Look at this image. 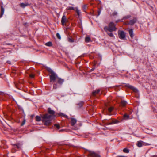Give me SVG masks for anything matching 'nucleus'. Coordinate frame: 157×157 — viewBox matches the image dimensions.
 Instances as JSON below:
<instances>
[{
    "instance_id": "e433bc0d",
    "label": "nucleus",
    "mask_w": 157,
    "mask_h": 157,
    "mask_svg": "<svg viewBox=\"0 0 157 157\" xmlns=\"http://www.w3.org/2000/svg\"><path fill=\"white\" fill-rule=\"evenodd\" d=\"M85 39H86V40H87V39H90V37L89 36H86L85 38Z\"/></svg>"
},
{
    "instance_id": "79ce46f5",
    "label": "nucleus",
    "mask_w": 157,
    "mask_h": 157,
    "mask_svg": "<svg viewBox=\"0 0 157 157\" xmlns=\"http://www.w3.org/2000/svg\"><path fill=\"white\" fill-rule=\"evenodd\" d=\"M27 24H28L27 23H25L24 24V25H25V26L27 27V26H28Z\"/></svg>"
},
{
    "instance_id": "6ab92c4d",
    "label": "nucleus",
    "mask_w": 157,
    "mask_h": 157,
    "mask_svg": "<svg viewBox=\"0 0 157 157\" xmlns=\"http://www.w3.org/2000/svg\"><path fill=\"white\" fill-rule=\"evenodd\" d=\"M100 89H98L96 90L95 91H93L92 93V94L94 96L95 95L97 94H98L100 91Z\"/></svg>"
},
{
    "instance_id": "c9c22d12",
    "label": "nucleus",
    "mask_w": 157,
    "mask_h": 157,
    "mask_svg": "<svg viewBox=\"0 0 157 157\" xmlns=\"http://www.w3.org/2000/svg\"><path fill=\"white\" fill-rule=\"evenodd\" d=\"M30 77L31 78H33L34 77V75L33 74H30Z\"/></svg>"
},
{
    "instance_id": "9d476101",
    "label": "nucleus",
    "mask_w": 157,
    "mask_h": 157,
    "mask_svg": "<svg viewBox=\"0 0 157 157\" xmlns=\"http://www.w3.org/2000/svg\"><path fill=\"white\" fill-rule=\"evenodd\" d=\"M48 113L49 114H51V115H52L53 117L54 118V117H55V116L54 115L55 113V111L53 110H52L51 108H48Z\"/></svg>"
},
{
    "instance_id": "37998d69",
    "label": "nucleus",
    "mask_w": 157,
    "mask_h": 157,
    "mask_svg": "<svg viewBox=\"0 0 157 157\" xmlns=\"http://www.w3.org/2000/svg\"><path fill=\"white\" fill-rule=\"evenodd\" d=\"M120 21H121V20H118L116 21V23H117L118 22Z\"/></svg>"
},
{
    "instance_id": "2f4dec72",
    "label": "nucleus",
    "mask_w": 157,
    "mask_h": 157,
    "mask_svg": "<svg viewBox=\"0 0 157 157\" xmlns=\"http://www.w3.org/2000/svg\"><path fill=\"white\" fill-rule=\"evenodd\" d=\"M82 8L84 10H86L87 8L86 5H83L82 6Z\"/></svg>"
},
{
    "instance_id": "c756f323",
    "label": "nucleus",
    "mask_w": 157,
    "mask_h": 157,
    "mask_svg": "<svg viewBox=\"0 0 157 157\" xmlns=\"http://www.w3.org/2000/svg\"><path fill=\"white\" fill-rule=\"evenodd\" d=\"M98 14L97 15V17L99 16L101 13V10H99L97 11Z\"/></svg>"
},
{
    "instance_id": "f704fd0d",
    "label": "nucleus",
    "mask_w": 157,
    "mask_h": 157,
    "mask_svg": "<svg viewBox=\"0 0 157 157\" xmlns=\"http://www.w3.org/2000/svg\"><path fill=\"white\" fill-rule=\"evenodd\" d=\"M117 15V12H114L113 13V16H115Z\"/></svg>"
},
{
    "instance_id": "423d86ee",
    "label": "nucleus",
    "mask_w": 157,
    "mask_h": 157,
    "mask_svg": "<svg viewBox=\"0 0 157 157\" xmlns=\"http://www.w3.org/2000/svg\"><path fill=\"white\" fill-rule=\"evenodd\" d=\"M21 145L19 143H17L16 144L14 145L13 147L14 148H13L12 150V152L14 153L16 151V150L14 148H17L18 149H20L21 148Z\"/></svg>"
},
{
    "instance_id": "393cba45",
    "label": "nucleus",
    "mask_w": 157,
    "mask_h": 157,
    "mask_svg": "<svg viewBox=\"0 0 157 157\" xmlns=\"http://www.w3.org/2000/svg\"><path fill=\"white\" fill-rule=\"evenodd\" d=\"M131 16L130 15H127L126 16H124L123 17V18L122 19H121V21H122L123 19H126L130 18L131 17Z\"/></svg>"
},
{
    "instance_id": "2eb2a0df",
    "label": "nucleus",
    "mask_w": 157,
    "mask_h": 157,
    "mask_svg": "<svg viewBox=\"0 0 157 157\" xmlns=\"http://www.w3.org/2000/svg\"><path fill=\"white\" fill-rule=\"evenodd\" d=\"M20 6L21 7H22V8H24L26 6H29V3H22L20 4Z\"/></svg>"
},
{
    "instance_id": "39448f33",
    "label": "nucleus",
    "mask_w": 157,
    "mask_h": 157,
    "mask_svg": "<svg viewBox=\"0 0 157 157\" xmlns=\"http://www.w3.org/2000/svg\"><path fill=\"white\" fill-rule=\"evenodd\" d=\"M136 144L139 147H141L143 146L149 145H150V144L145 143L142 141H138Z\"/></svg>"
},
{
    "instance_id": "473e14b6",
    "label": "nucleus",
    "mask_w": 157,
    "mask_h": 157,
    "mask_svg": "<svg viewBox=\"0 0 157 157\" xmlns=\"http://www.w3.org/2000/svg\"><path fill=\"white\" fill-rule=\"evenodd\" d=\"M25 123V120H24L23 121L21 124V126L23 125Z\"/></svg>"
},
{
    "instance_id": "f3484780",
    "label": "nucleus",
    "mask_w": 157,
    "mask_h": 157,
    "mask_svg": "<svg viewBox=\"0 0 157 157\" xmlns=\"http://www.w3.org/2000/svg\"><path fill=\"white\" fill-rule=\"evenodd\" d=\"M58 115L60 117H64L67 118L68 119V117L66 115L64 114L63 113H59L58 114Z\"/></svg>"
},
{
    "instance_id": "bb28decb",
    "label": "nucleus",
    "mask_w": 157,
    "mask_h": 157,
    "mask_svg": "<svg viewBox=\"0 0 157 157\" xmlns=\"http://www.w3.org/2000/svg\"><path fill=\"white\" fill-rule=\"evenodd\" d=\"M54 126L56 127L58 129L60 128V127L59 124H54Z\"/></svg>"
},
{
    "instance_id": "6e6552de",
    "label": "nucleus",
    "mask_w": 157,
    "mask_h": 157,
    "mask_svg": "<svg viewBox=\"0 0 157 157\" xmlns=\"http://www.w3.org/2000/svg\"><path fill=\"white\" fill-rule=\"evenodd\" d=\"M89 153L90 155L92 157H101L100 155L94 152L90 151Z\"/></svg>"
},
{
    "instance_id": "cd10ccee",
    "label": "nucleus",
    "mask_w": 157,
    "mask_h": 157,
    "mask_svg": "<svg viewBox=\"0 0 157 157\" xmlns=\"http://www.w3.org/2000/svg\"><path fill=\"white\" fill-rule=\"evenodd\" d=\"M123 151L124 152L126 153H128L129 152V150L126 148H124Z\"/></svg>"
},
{
    "instance_id": "20e7f679",
    "label": "nucleus",
    "mask_w": 157,
    "mask_h": 157,
    "mask_svg": "<svg viewBox=\"0 0 157 157\" xmlns=\"http://www.w3.org/2000/svg\"><path fill=\"white\" fill-rule=\"evenodd\" d=\"M137 21V18L136 17H134L133 19L130 20L129 22H126L125 24L127 25H133L136 23Z\"/></svg>"
},
{
    "instance_id": "aec40b11",
    "label": "nucleus",
    "mask_w": 157,
    "mask_h": 157,
    "mask_svg": "<svg viewBox=\"0 0 157 157\" xmlns=\"http://www.w3.org/2000/svg\"><path fill=\"white\" fill-rule=\"evenodd\" d=\"M45 45L47 46L51 47L52 45V44L51 42L49 41L48 42L45 43Z\"/></svg>"
},
{
    "instance_id": "a211bd4d",
    "label": "nucleus",
    "mask_w": 157,
    "mask_h": 157,
    "mask_svg": "<svg viewBox=\"0 0 157 157\" xmlns=\"http://www.w3.org/2000/svg\"><path fill=\"white\" fill-rule=\"evenodd\" d=\"M124 119L127 120L130 119L129 116L127 114H125L123 116Z\"/></svg>"
},
{
    "instance_id": "7c9ffc66",
    "label": "nucleus",
    "mask_w": 157,
    "mask_h": 157,
    "mask_svg": "<svg viewBox=\"0 0 157 157\" xmlns=\"http://www.w3.org/2000/svg\"><path fill=\"white\" fill-rule=\"evenodd\" d=\"M92 42V40H85V42L86 43H88Z\"/></svg>"
},
{
    "instance_id": "f03ea898",
    "label": "nucleus",
    "mask_w": 157,
    "mask_h": 157,
    "mask_svg": "<svg viewBox=\"0 0 157 157\" xmlns=\"http://www.w3.org/2000/svg\"><path fill=\"white\" fill-rule=\"evenodd\" d=\"M42 121L46 125H49L51 123V121L54 118L52 115L47 113L41 117Z\"/></svg>"
},
{
    "instance_id": "412c9836",
    "label": "nucleus",
    "mask_w": 157,
    "mask_h": 157,
    "mask_svg": "<svg viewBox=\"0 0 157 157\" xmlns=\"http://www.w3.org/2000/svg\"><path fill=\"white\" fill-rule=\"evenodd\" d=\"M76 12L77 13L78 16L79 17L80 16L81 14L80 11V10H78L77 8H76Z\"/></svg>"
},
{
    "instance_id": "58836bf2",
    "label": "nucleus",
    "mask_w": 157,
    "mask_h": 157,
    "mask_svg": "<svg viewBox=\"0 0 157 157\" xmlns=\"http://www.w3.org/2000/svg\"><path fill=\"white\" fill-rule=\"evenodd\" d=\"M70 42L72 43L74 42V40H68Z\"/></svg>"
},
{
    "instance_id": "c03bdc74",
    "label": "nucleus",
    "mask_w": 157,
    "mask_h": 157,
    "mask_svg": "<svg viewBox=\"0 0 157 157\" xmlns=\"http://www.w3.org/2000/svg\"><path fill=\"white\" fill-rule=\"evenodd\" d=\"M68 39L70 40V39H72L71 38H69Z\"/></svg>"
},
{
    "instance_id": "f8f14e48",
    "label": "nucleus",
    "mask_w": 157,
    "mask_h": 157,
    "mask_svg": "<svg viewBox=\"0 0 157 157\" xmlns=\"http://www.w3.org/2000/svg\"><path fill=\"white\" fill-rule=\"evenodd\" d=\"M71 125L72 126H73L76 124V123L77 122V120L75 119L72 118H71Z\"/></svg>"
},
{
    "instance_id": "4468645a",
    "label": "nucleus",
    "mask_w": 157,
    "mask_h": 157,
    "mask_svg": "<svg viewBox=\"0 0 157 157\" xmlns=\"http://www.w3.org/2000/svg\"><path fill=\"white\" fill-rule=\"evenodd\" d=\"M4 12V8L2 6H1V14L0 15V17H2L3 16Z\"/></svg>"
},
{
    "instance_id": "7ed1b4c3",
    "label": "nucleus",
    "mask_w": 157,
    "mask_h": 157,
    "mask_svg": "<svg viewBox=\"0 0 157 157\" xmlns=\"http://www.w3.org/2000/svg\"><path fill=\"white\" fill-rule=\"evenodd\" d=\"M104 29L106 32L107 31L112 32L116 31L117 29L116 27V25L113 22H112L109 24L108 27L107 26L105 27Z\"/></svg>"
},
{
    "instance_id": "5701e85b",
    "label": "nucleus",
    "mask_w": 157,
    "mask_h": 157,
    "mask_svg": "<svg viewBox=\"0 0 157 157\" xmlns=\"http://www.w3.org/2000/svg\"><path fill=\"white\" fill-rule=\"evenodd\" d=\"M36 121H40L41 120V117L38 116H36Z\"/></svg>"
},
{
    "instance_id": "c85d7f7f",
    "label": "nucleus",
    "mask_w": 157,
    "mask_h": 157,
    "mask_svg": "<svg viewBox=\"0 0 157 157\" xmlns=\"http://www.w3.org/2000/svg\"><path fill=\"white\" fill-rule=\"evenodd\" d=\"M56 35L57 38H58L59 39H61V36L60 34L59 33H57Z\"/></svg>"
},
{
    "instance_id": "72a5a7b5",
    "label": "nucleus",
    "mask_w": 157,
    "mask_h": 157,
    "mask_svg": "<svg viewBox=\"0 0 157 157\" xmlns=\"http://www.w3.org/2000/svg\"><path fill=\"white\" fill-rule=\"evenodd\" d=\"M83 104V102H82L81 103L78 104V105L80 107H81L82 106Z\"/></svg>"
},
{
    "instance_id": "9b49d317",
    "label": "nucleus",
    "mask_w": 157,
    "mask_h": 157,
    "mask_svg": "<svg viewBox=\"0 0 157 157\" xmlns=\"http://www.w3.org/2000/svg\"><path fill=\"white\" fill-rule=\"evenodd\" d=\"M114 108L113 107H110L108 108V109H105L104 110V111H107L108 110V115H110V113H111V112L113 111V109Z\"/></svg>"
},
{
    "instance_id": "dca6fc26",
    "label": "nucleus",
    "mask_w": 157,
    "mask_h": 157,
    "mask_svg": "<svg viewBox=\"0 0 157 157\" xmlns=\"http://www.w3.org/2000/svg\"><path fill=\"white\" fill-rule=\"evenodd\" d=\"M129 34L131 38H133V30L132 29H129Z\"/></svg>"
},
{
    "instance_id": "1a4fd4ad",
    "label": "nucleus",
    "mask_w": 157,
    "mask_h": 157,
    "mask_svg": "<svg viewBox=\"0 0 157 157\" xmlns=\"http://www.w3.org/2000/svg\"><path fill=\"white\" fill-rule=\"evenodd\" d=\"M67 21V19L66 16L65 15H63L61 19V23L62 25H64L65 22Z\"/></svg>"
},
{
    "instance_id": "a878e982",
    "label": "nucleus",
    "mask_w": 157,
    "mask_h": 157,
    "mask_svg": "<svg viewBox=\"0 0 157 157\" xmlns=\"http://www.w3.org/2000/svg\"><path fill=\"white\" fill-rule=\"evenodd\" d=\"M107 32L108 35L110 37H113V35L111 32L107 31Z\"/></svg>"
},
{
    "instance_id": "4be33fe9",
    "label": "nucleus",
    "mask_w": 157,
    "mask_h": 157,
    "mask_svg": "<svg viewBox=\"0 0 157 157\" xmlns=\"http://www.w3.org/2000/svg\"><path fill=\"white\" fill-rule=\"evenodd\" d=\"M121 104L123 106H125L127 104V102L124 100H122L121 102Z\"/></svg>"
},
{
    "instance_id": "b1692460",
    "label": "nucleus",
    "mask_w": 157,
    "mask_h": 157,
    "mask_svg": "<svg viewBox=\"0 0 157 157\" xmlns=\"http://www.w3.org/2000/svg\"><path fill=\"white\" fill-rule=\"evenodd\" d=\"M67 10H75V8L73 7L68 6L66 9Z\"/></svg>"
},
{
    "instance_id": "0eeeda50",
    "label": "nucleus",
    "mask_w": 157,
    "mask_h": 157,
    "mask_svg": "<svg viewBox=\"0 0 157 157\" xmlns=\"http://www.w3.org/2000/svg\"><path fill=\"white\" fill-rule=\"evenodd\" d=\"M118 33L120 39H124L125 37V33L124 31H122L120 32H118Z\"/></svg>"
},
{
    "instance_id": "ea45409f",
    "label": "nucleus",
    "mask_w": 157,
    "mask_h": 157,
    "mask_svg": "<svg viewBox=\"0 0 157 157\" xmlns=\"http://www.w3.org/2000/svg\"><path fill=\"white\" fill-rule=\"evenodd\" d=\"M95 69V68L94 67L93 68L90 70V71L91 72L93 71Z\"/></svg>"
},
{
    "instance_id": "ddd939ff",
    "label": "nucleus",
    "mask_w": 157,
    "mask_h": 157,
    "mask_svg": "<svg viewBox=\"0 0 157 157\" xmlns=\"http://www.w3.org/2000/svg\"><path fill=\"white\" fill-rule=\"evenodd\" d=\"M127 86L128 88L134 91L135 92H137L138 91V90L137 89L134 88L133 86L131 85H130L129 84H127L126 85Z\"/></svg>"
},
{
    "instance_id": "4c0bfd02",
    "label": "nucleus",
    "mask_w": 157,
    "mask_h": 157,
    "mask_svg": "<svg viewBox=\"0 0 157 157\" xmlns=\"http://www.w3.org/2000/svg\"><path fill=\"white\" fill-rule=\"evenodd\" d=\"M116 122H114V121H113L112 122H111V123H109V124H115L116 123Z\"/></svg>"
},
{
    "instance_id": "f257e3e1",
    "label": "nucleus",
    "mask_w": 157,
    "mask_h": 157,
    "mask_svg": "<svg viewBox=\"0 0 157 157\" xmlns=\"http://www.w3.org/2000/svg\"><path fill=\"white\" fill-rule=\"evenodd\" d=\"M49 71L51 75H49L50 82H54L53 85V89H56L60 86L64 82V79L58 77L57 75L51 69Z\"/></svg>"
},
{
    "instance_id": "49530a36",
    "label": "nucleus",
    "mask_w": 157,
    "mask_h": 157,
    "mask_svg": "<svg viewBox=\"0 0 157 157\" xmlns=\"http://www.w3.org/2000/svg\"><path fill=\"white\" fill-rule=\"evenodd\" d=\"M106 107H107V105H106Z\"/></svg>"
},
{
    "instance_id": "a18cd8bd",
    "label": "nucleus",
    "mask_w": 157,
    "mask_h": 157,
    "mask_svg": "<svg viewBox=\"0 0 157 157\" xmlns=\"http://www.w3.org/2000/svg\"><path fill=\"white\" fill-rule=\"evenodd\" d=\"M2 75V74H0V76H1V75Z\"/></svg>"
},
{
    "instance_id": "a19ab883",
    "label": "nucleus",
    "mask_w": 157,
    "mask_h": 157,
    "mask_svg": "<svg viewBox=\"0 0 157 157\" xmlns=\"http://www.w3.org/2000/svg\"><path fill=\"white\" fill-rule=\"evenodd\" d=\"M7 63H9V64H10L11 63L10 61H7Z\"/></svg>"
}]
</instances>
